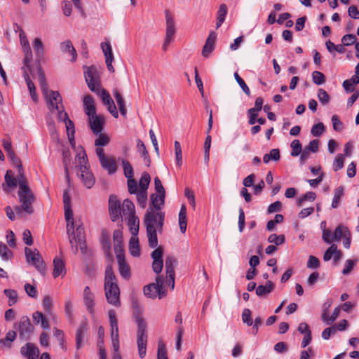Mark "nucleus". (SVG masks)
Listing matches in <instances>:
<instances>
[{
    "label": "nucleus",
    "mask_w": 359,
    "mask_h": 359,
    "mask_svg": "<svg viewBox=\"0 0 359 359\" xmlns=\"http://www.w3.org/2000/svg\"><path fill=\"white\" fill-rule=\"evenodd\" d=\"M4 178L5 184H3V189L6 192H8L10 189L16 187L18 184L19 185L18 195L21 205L15 207L16 215L22 216L24 213L27 215L32 214L34 212L32 204L35 200V197L28 186L27 179L21 178V180H17L14 177L12 170H8Z\"/></svg>",
    "instance_id": "nucleus-1"
},
{
    "label": "nucleus",
    "mask_w": 359,
    "mask_h": 359,
    "mask_svg": "<svg viewBox=\"0 0 359 359\" xmlns=\"http://www.w3.org/2000/svg\"><path fill=\"white\" fill-rule=\"evenodd\" d=\"M165 220V212L149 208L144 215V224L146 227L148 243L150 248L158 246L157 233H161Z\"/></svg>",
    "instance_id": "nucleus-2"
},
{
    "label": "nucleus",
    "mask_w": 359,
    "mask_h": 359,
    "mask_svg": "<svg viewBox=\"0 0 359 359\" xmlns=\"http://www.w3.org/2000/svg\"><path fill=\"white\" fill-rule=\"evenodd\" d=\"M104 288L107 302L116 307H119L121 306L120 290L111 265L107 266L105 269Z\"/></svg>",
    "instance_id": "nucleus-3"
},
{
    "label": "nucleus",
    "mask_w": 359,
    "mask_h": 359,
    "mask_svg": "<svg viewBox=\"0 0 359 359\" xmlns=\"http://www.w3.org/2000/svg\"><path fill=\"white\" fill-rule=\"evenodd\" d=\"M76 159L78 177L86 188L91 189L95 183V177L90 169L88 157L83 147H81V151L78 152Z\"/></svg>",
    "instance_id": "nucleus-4"
},
{
    "label": "nucleus",
    "mask_w": 359,
    "mask_h": 359,
    "mask_svg": "<svg viewBox=\"0 0 359 359\" xmlns=\"http://www.w3.org/2000/svg\"><path fill=\"white\" fill-rule=\"evenodd\" d=\"M46 98L48 109L51 112L56 111L58 118H67V113L65 111L62 97L57 91L50 90L47 94H43Z\"/></svg>",
    "instance_id": "nucleus-5"
},
{
    "label": "nucleus",
    "mask_w": 359,
    "mask_h": 359,
    "mask_svg": "<svg viewBox=\"0 0 359 359\" xmlns=\"http://www.w3.org/2000/svg\"><path fill=\"white\" fill-rule=\"evenodd\" d=\"M135 323L137 325V344L139 356L143 358L146 355L147 344V323L140 316H135Z\"/></svg>",
    "instance_id": "nucleus-6"
},
{
    "label": "nucleus",
    "mask_w": 359,
    "mask_h": 359,
    "mask_svg": "<svg viewBox=\"0 0 359 359\" xmlns=\"http://www.w3.org/2000/svg\"><path fill=\"white\" fill-rule=\"evenodd\" d=\"M84 73L89 89L95 93H100L101 86L98 69L95 66L88 67Z\"/></svg>",
    "instance_id": "nucleus-7"
},
{
    "label": "nucleus",
    "mask_w": 359,
    "mask_h": 359,
    "mask_svg": "<svg viewBox=\"0 0 359 359\" xmlns=\"http://www.w3.org/2000/svg\"><path fill=\"white\" fill-rule=\"evenodd\" d=\"M163 283L162 276H158L156 278V283L149 284L144 287V294L150 298H155L158 295L161 299L165 295Z\"/></svg>",
    "instance_id": "nucleus-8"
},
{
    "label": "nucleus",
    "mask_w": 359,
    "mask_h": 359,
    "mask_svg": "<svg viewBox=\"0 0 359 359\" xmlns=\"http://www.w3.org/2000/svg\"><path fill=\"white\" fill-rule=\"evenodd\" d=\"M25 252L27 262L34 266L40 273H44L46 270V265L39 252L36 249L32 250L25 248Z\"/></svg>",
    "instance_id": "nucleus-9"
},
{
    "label": "nucleus",
    "mask_w": 359,
    "mask_h": 359,
    "mask_svg": "<svg viewBox=\"0 0 359 359\" xmlns=\"http://www.w3.org/2000/svg\"><path fill=\"white\" fill-rule=\"evenodd\" d=\"M88 123L93 134L98 135L104 129L105 118L102 114H95L93 116L88 117Z\"/></svg>",
    "instance_id": "nucleus-10"
},
{
    "label": "nucleus",
    "mask_w": 359,
    "mask_h": 359,
    "mask_svg": "<svg viewBox=\"0 0 359 359\" xmlns=\"http://www.w3.org/2000/svg\"><path fill=\"white\" fill-rule=\"evenodd\" d=\"M109 215L113 222L121 217L122 210L120 201L114 195H111L109 198Z\"/></svg>",
    "instance_id": "nucleus-11"
},
{
    "label": "nucleus",
    "mask_w": 359,
    "mask_h": 359,
    "mask_svg": "<svg viewBox=\"0 0 359 359\" xmlns=\"http://www.w3.org/2000/svg\"><path fill=\"white\" fill-rule=\"evenodd\" d=\"M20 41L25 55L23 60L24 65L29 68V64L32 60V53L29 41L23 30H21L20 32Z\"/></svg>",
    "instance_id": "nucleus-12"
},
{
    "label": "nucleus",
    "mask_w": 359,
    "mask_h": 359,
    "mask_svg": "<svg viewBox=\"0 0 359 359\" xmlns=\"http://www.w3.org/2000/svg\"><path fill=\"white\" fill-rule=\"evenodd\" d=\"M116 259L118 264V271L120 275L125 279L130 277V269L125 260L123 251L119 249L116 251Z\"/></svg>",
    "instance_id": "nucleus-13"
},
{
    "label": "nucleus",
    "mask_w": 359,
    "mask_h": 359,
    "mask_svg": "<svg viewBox=\"0 0 359 359\" xmlns=\"http://www.w3.org/2000/svg\"><path fill=\"white\" fill-rule=\"evenodd\" d=\"M163 250L161 247L156 248L151 254L153 259L152 269L157 274L161 272L163 266Z\"/></svg>",
    "instance_id": "nucleus-14"
},
{
    "label": "nucleus",
    "mask_w": 359,
    "mask_h": 359,
    "mask_svg": "<svg viewBox=\"0 0 359 359\" xmlns=\"http://www.w3.org/2000/svg\"><path fill=\"white\" fill-rule=\"evenodd\" d=\"M71 232L69 234V242L72 247H74V243L76 241H84L86 239L84 227L82 224H79L76 222L74 224V229L70 226Z\"/></svg>",
    "instance_id": "nucleus-15"
},
{
    "label": "nucleus",
    "mask_w": 359,
    "mask_h": 359,
    "mask_svg": "<svg viewBox=\"0 0 359 359\" xmlns=\"http://www.w3.org/2000/svg\"><path fill=\"white\" fill-rule=\"evenodd\" d=\"M33 332V326L30 320L27 316L20 318L19 323V334L20 337L25 339H28L31 333Z\"/></svg>",
    "instance_id": "nucleus-16"
},
{
    "label": "nucleus",
    "mask_w": 359,
    "mask_h": 359,
    "mask_svg": "<svg viewBox=\"0 0 359 359\" xmlns=\"http://www.w3.org/2000/svg\"><path fill=\"white\" fill-rule=\"evenodd\" d=\"M101 48L105 57V62L108 70L111 72H114V68L112 65L114 60V55L112 53V48L109 42H102L101 43Z\"/></svg>",
    "instance_id": "nucleus-17"
},
{
    "label": "nucleus",
    "mask_w": 359,
    "mask_h": 359,
    "mask_svg": "<svg viewBox=\"0 0 359 359\" xmlns=\"http://www.w3.org/2000/svg\"><path fill=\"white\" fill-rule=\"evenodd\" d=\"M83 302L88 311L90 314L94 315L95 296L88 286H86L83 290Z\"/></svg>",
    "instance_id": "nucleus-18"
},
{
    "label": "nucleus",
    "mask_w": 359,
    "mask_h": 359,
    "mask_svg": "<svg viewBox=\"0 0 359 359\" xmlns=\"http://www.w3.org/2000/svg\"><path fill=\"white\" fill-rule=\"evenodd\" d=\"M20 353L27 359H37L39 355V349L32 343H27L21 347Z\"/></svg>",
    "instance_id": "nucleus-19"
},
{
    "label": "nucleus",
    "mask_w": 359,
    "mask_h": 359,
    "mask_svg": "<svg viewBox=\"0 0 359 359\" xmlns=\"http://www.w3.org/2000/svg\"><path fill=\"white\" fill-rule=\"evenodd\" d=\"M177 264L176 259L172 256H168L165 259V271L167 277L172 281V290L175 287V267Z\"/></svg>",
    "instance_id": "nucleus-20"
},
{
    "label": "nucleus",
    "mask_w": 359,
    "mask_h": 359,
    "mask_svg": "<svg viewBox=\"0 0 359 359\" xmlns=\"http://www.w3.org/2000/svg\"><path fill=\"white\" fill-rule=\"evenodd\" d=\"M217 39V34L215 32H211L209 34L205 43L202 50V55L205 57H209L210 53L215 49V41Z\"/></svg>",
    "instance_id": "nucleus-21"
},
{
    "label": "nucleus",
    "mask_w": 359,
    "mask_h": 359,
    "mask_svg": "<svg viewBox=\"0 0 359 359\" xmlns=\"http://www.w3.org/2000/svg\"><path fill=\"white\" fill-rule=\"evenodd\" d=\"M22 69L23 71V77H24V79L26 81V83L27 85V88L29 89L32 99L34 102H36L38 98H37V95L36 93V88H35L34 83L32 81V80L29 76V74H28V72L31 69V66L29 65V68H28L24 65V67H22Z\"/></svg>",
    "instance_id": "nucleus-22"
},
{
    "label": "nucleus",
    "mask_w": 359,
    "mask_h": 359,
    "mask_svg": "<svg viewBox=\"0 0 359 359\" xmlns=\"http://www.w3.org/2000/svg\"><path fill=\"white\" fill-rule=\"evenodd\" d=\"M88 330L87 322H82L78 327L76 333V347L79 349L84 343L85 335Z\"/></svg>",
    "instance_id": "nucleus-23"
},
{
    "label": "nucleus",
    "mask_w": 359,
    "mask_h": 359,
    "mask_svg": "<svg viewBox=\"0 0 359 359\" xmlns=\"http://www.w3.org/2000/svg\"><path fill=\"white\" fill-rule=\"evenodd\" d=\"M341 252L337 249L335 244H332L331 246L325 252L323 255V260L325 262L330 261L333 257L335 263L339 262L341 258Z\"/></svg>",
    "instance_id": "nucleus-24"
},
{
    "label": "nucleus",
    "mask_w": 359,
    "mask_h": 359,
    "mask_svg": "<svg viewBox=\"0 0 359 359\" xmlns=\"http://www.w3.org/2000/svg\"><path fill=\"white\" fill-rule=\"evenodd\" d=\"M72 4H74V6L82 14H83V11L80 0H64L62 2V8L65 15L69 16L71 15L72 10Z\"/></svg>",
    "instance_id": "nucleus-25"
},
{
    "label": "nucleus",
    "mask_w": 359,
    "mask_h": 359,
    "mask_svg": "<svg viewBox=\"0 0 359 359\" xmlns=\"http://www.w3.org/2000/svg\"><path fill=\"white\" fill-rule=\"evenodd\" d=\"M165 193H154L150 196L153 210L156 211H162L161 208L165 203Z\"/></svg>",
    "instance_id": "nucleus-26"
},
{
    "label": "nucleus",
    "mask_w": 359,
    "mask_h": 359,
    "mask_svg": "<svg viewBox=\"0 0 359 359\" xmlns=\"http://www.w3.org/2000/svg\"><path fill=\"white\" fill-rule=\"evenodd\" d=\"M83 102L84 112L88 117L97 114L95 102L90 95L84 96Z\"/></svg>",
    "instance_id": "nucleus-27"
},
{
    "label": "nucleus",
    "mask_w": 359,
    "mask_h": 359,
    "mask_svg": "<svg viewBox=\"0 0 359 359\" xmlns=\"http://www.w3.org/2000/svg\"><path fill=\"white\" fill-rule=\"evenodd\" d=\"M109 318V323L111 327V338L119 337L118 336V320L116 316V312L114 310H109L108 312Z\"/></svg>",
    "instance_id": "nucleus-28"
},
{
    "label": "nucleus",
    "mask_w": 359,
    "mask_h": 359,
    "mask_svg": "<svg viewBox=\"0 0 359 359\" xmlns=\"http://www.w3.org/2000/svg\"><path fill=\"white\" fill-rule=\"evenodd\" d=\"M165 20H166V37L172 38L175 34V22L171 13L166 11H165Z\"/></svg>",
    "instance_id": "nucleus-29"
},
{
    "label": "nucleus",
    "mask_w": 359,
    "mask_h": 359,
    "mask_svg": "<svg viewBox=\"0 0 359 359\" xmlns=\"http://www.w3.org/2000/svg\"><path fill=\"white\" fill-rule=\"evenodd\" d=\"M8 157L10 159L12 165L18 168V173L15 178L17 180H21V178H26L20 159L15 156L14 152L9 154L8 155Z\"/></svg>",
    "instance_id": "nucleus-30"
},
{
    "label": "nucleus",
    "mask_w": 359,
    "mask_h": 359,
    "mask_svg": "<svg viewBox=\"0 0 359 359\" xmlns=\"http://www.w3.org/2000/svg\"><path fill=\"white\" fill-rule=\"evenodd\" d=\"M53 276L55 278L60 276H64L66 273L65 265L61 258L55 257L53 260Z\"/></svg>",
    "instance_id": "nucleus-31"
},
{
    "label": "nucleus",
    "mask_w": 359,
    "mask_h": 359,
    "mask_svg": "<svg viewBox=\"0 0 359 359\" xmlns=\"http://www.w3.org/2000/svg\"><path fill=\"white\" fill-rule=\"evenodd\" d=\"M61 121H64L65 123L67 133L68 136L69 141L72 146L74 147V123L69 118L68 115L67 114V118H58Z\"/></svg>",
    "instance_id": "nucleus-32"
},
{
    "label": "nucleus",
    "mask_w": 359,
    "mask_h": 359,
    "mask_svg": "<svg viewBox=\"0 0 359 359\" xmlns=\"http://www.w3.org/2000/svg\"><path fill=\"white\" fill-rule=\"evenodd\" d=\"M60 49L62 53H69L72 55V61L74 62L77 57L76 50L70 40H66L60 44Z\"/></svg>",
    "instance_id": "nucleus-33"
},
{
    "label": "nucleus",
    "mask_w": 359,
    "mask_h": 359,
    "mask_svg": "<svg viewBox=\"0 0 359 359\" xmlns=\"http://www.w3.org/2000/svg\"><path fill=\"white\" fill-rule=\"evenodd\" d=\"M100 165L102 168L106 170L109 175L114 174L117 170L116 163L113 157H106L104 161L100 162Z\"/></svg>",
    "instance_id": "nucleus-34"
},
{
    "label": "nucleus",
    "mask_w": 359,
    "mask_h": 359,
    "mask_svg": "<svg viewBox=\"0 0 359 359\" xmlns=\"http://www.w3.org/2000/svg\"><path fill=\"white\" fill-rule=\"evenodd\" d=\"M122 214L124 217H130L135 216V205L133 203L128 200H124L121 206Z\"/></svg>",
    "instance_id": "nucleus-35"
},
{
    "label": "nucleus",
    "mask_w": 359,
    "mask_h": 359,
    "mask_svg": "<svg viewBox=\"0 0 359 359\" xmlns=\"http://www.w3.org/2000/svg\"><path fill=\"white\" fill-rule=\"evenodd\" d=\"M65 217L67 222V233L69 234L71 232L70 226L74 229V224L76 222L74 221L73 218V211L72 210V206H65Z\"/></svg>",
    "instance_id": "nucleus-36"
},
{
    "label": "nucleus",
    "mask_w": 359,
    "mask_h": 359,
    "mask_svg": "<svg viewBox=\"0 0 359 359\" xmlns=\"http://www.w3.org/2000/svg\"><path fill=\"white\" fill-rule=\"evenodd\" d=\"M129 251L133 257H139L140 255V249L137 236H132L130 238L129 243Z\"/></svg>",
    "instance_id": "nucleus-37"
},
{
    "label": "nucleus",
    "mask_w": 359,
    "mask_h": 359,
    "mask_svg": "<svg viewBox=\"0 0 359 359\" xmlns=\"http://www.w3.org/2000/svg\"><path fill=\"white\" fill-rule=\"evenodd\" d=\"M179 226L182 233H185L187 230V208L184 205H182L179 213Z\"/></svg>",
    "instance_id": "nucleus-38"
},
{
    "label": "nucleus",
    "mask_w": 359,
    "mask_h": 359,
    "mask_svg": "<svg viewBox=\"0 0 359 359\" xmlns=\"http://www.w3.org/2000/svg\"><path fill=\"white\" fill-rule=\"evenodd\" d=\"M274 287V285L271 280H268L265 285H259L256 288V294L259 297H263L270 293Z\"/></svg>",
    "instance_id": "nucleus-39"
},
{
    "label": "nucleus",
    "mask_w": 359,
    "mask_h": 359,
    "mask_svg": "<svg viewBox=\"0 0 359 359\" xmlns=\"http://www.w3.org/2000/svg\"><path fill=\"white\" fill-rule=\"evenodd\" d=\"M128 224L130 227V231L132 233V236H137L139 232V219L135 216L128 217Z\"/></svg>",
    "instance_id": "nucleus-40"
},
{
    "label": "nucleus",
    "mask_w": 359,
    "mask_h": 359,
    "mask_svg": "<svg viewBox=\"0 0 359 359\" xmlns=\"http://www.w3.org/2000/svg\"><path fill=\"white\" fill-rule=\"evenodd\" d=\"M114 96L117 102V104L118 106V108H119L121 115L123 116H126V113H127V109L125 106L124 99L123 98L122 95H121V93L118 92V90H115L114 91Z\"/></svg>",
    "instance_id": "nucleus-41"
},
{
    "label": "nucleus",
    "mask_w": 359,
    "mask_h": 359,
    "mask_svg": "<svg viewBox=\"0 0 359 359\" xmlns=\"http://www.w3.org/2000/svg\"><path fill=\"white\" fill-rule=\"evenodd\" d=\"M227 13V7L225 4H221L218 12H217V18L216 22V28L218 29L222 24L224 22L226 15Z\"/></svg>",
    "instance_id": "nucleus-42"
},
{
    "label": "nucleus",
    "mask_w": 359,
    "mask_h": 359,
    "mask_svg": "<svg viewBox=\"0 0 359 359\" xmlns=\"http://www.w3.org/2000/svg\"><path fill=\"white\" fill-rule=\"evenodd\" d=\"M137 148L139 151L141 153L142 157L144 158V163L147 166H149L151 163V160L148 154V151L146 149V147L144 144V142L138 140H137Z\"/></svg>",
    "instance_id": "nucleus-43"
},
{
    "label": "nucleus",
    "mask_w": 359,
    "mask_h": 359,
    "mask_svg": "<svg viewBox=\"0 0 359 359\" xmlns=\"http://www.w3.org/2000/svg\"><path fill=\"white\" fill-rule=\"evenodd\" d=\"M350 231L346 226L339 225L336 227L333 233V241H339L345 234L348 233Z\"/></svg>",
    "instance_id": "nucleus-44"
},
{
    "label": "nucleus",
    "mask_w": 359,
    "mask_h": 359,
    "mask_svg": "<svg viewBox=\"0 0 359 359\" xmlns=\"http://www.w3.org/2000/svg\"><path fill=\"white\" fill-rule=\"evenodd\" d=\"M39 81L42 94H47L50 90H48V84L45 78L44 73L41 68L38 70Z\"/></svg>",
    "instance_id": "nucleus-45"
},
{
    "label": "nucleus",
    "mask_w": 359,
    "mask_h": 359,
    "mask_svg": "<svg viewBox=\"0 0 359 359\" xmlns=\"http://www.w3.org/2000/svg\"><path fill=\"white\" fill-rule=\"evenodd\" d=\"M33 48L35 51L36 56L41 58L43 55L44 49L43 44L39 38H36L33 42Z\"/></svg>",
    "instance_id": "nucleus-46"
},
{
    "label": "nucleus",
    "mask_w": 359,
    "mask_h": 359,
    "mask_svg": "<svg viewBox=\"0 0 359 359\" xmlns=\"http://www.w3.org/2000/svg\"><path fill=\"white\" fill-rule=\"evenodd\" d=\"M344 195V188L342 187H339L334 191V197L332 199V207L333 208H337L339 205L341 198Z\"/></svg>",
    "instance_id": "nucleus-47"
},
{
    "label": "nucleus",
    "mask_w": 359,
    "mask_h": 359,
    "mask_svg": "<svg viewBox=\"0 0 359 359\" xmlns=\"http://www.w3.org/2000/svg\"><path fill=\"white\" fill-rule=\"evenodd\" d=\"M121 163L123 165V172L125 177L128 180L133 178V168L129 161L125 159H122Z\"/></svg>",
    "instance_id": "nucleus-48"
},
{
    "label": "nucleus",
    "mask_w": 359,
    "mask_h": 359,
    "mask_svg": "<svg viewBox=\"0 0 359 359\" xmlns=\"http://www.w3.org/2000/svg\"><path fill=\"white\" fill-rule=\"evenodd\" d=\"M5 295L8 298V306H12L18 301V293L15 290L11 289H5L4 291Z\"/></svg>",
    "instance_id": "nucleus-49"
},
{
    "label": "nucleus",
    "mask_w": 359,
    "mask_h": 359,
    "mask_svg": "<svg viewBox=\"0 0 359 359\" xmlns=\"http://www.w3.org/2000/svg\"><path fill=\"white\" fill-rule=\"evenodd\" d=\"M150 181L151 177L149 174L146 172H143L139 182L140 190L147 191Z\"/></svg>",
    "instance_id": "nucleus-50"
},
{
    "label": "nucleus",
    "mask_w": 359,
    "mask_h": 359,
    "mask_svg": "<svg viewBox=\"0 0 359 359\" xmlns=\"http://www.w3.org/2000/svg\"><path fill=\"white\" fill-rule=\"evenodd\" d=\"M98 137L95 141V144L97 147H104L109 143L110 139L109 136L105 133H100L97 135Z\"/></svg>",
    "instance_id": "nucleus-51"
},
{
    "label": "nucleus",
    "mask_w": 359,
    "mask_h": 359,
    "mask_svg": "<svg viewBox=\"0 0 359 359\" xmlns=\"http://www.w3.org/2000/svg\"><path fill=\"white\" fill-rule=\"evenodd\" d=\"M325 130V126L323 123L314 124L311 130V133L313 137H320Z\"/></svg>",
    "instance_id": "nucleus-52"
},
{
    "label": "nucleus",
    "mask_w": 359,
    "mask_h": 359,
    "mask_svg": "<svg viewBox=\"0 0 359 359\" xmlns=\"http://www.w3.org/2000/svg\"><path fill=\"white\" fill-rule=\"evenodd\" d=\"M290 147L292 148L291 156H299L302 151V144L298 140H294L291 142Z\"/></svg>",
    "instance_id": "nucleus-53"
},
{
    "label": "nucleus",
    "mask_w": 359,
    "mask_h": 359,
    "mask_svg": "<svg viewBox=\"0 0 359 359\" xmlns=\"http://www.w3.org/2000/svg\"><path fill=\"white\" fill-rule=\"evenodd\" d=\"M136 194L138 204L141 208H144L147 201V191L140 190Z\"/></svg>",
    "instance_id": "nucleus-54"
},
{
    "label": "nucleus",
    "mask_w": 359,
    "mask_h": 359,
    "mask_svg": "<svg viewBox=\"0 0 359 359\" xmlns=\"http://www.w3.org/2000/svg\"><path fill=\"white\" fill-rule=\"evenodd\" d=\"M42 306L44 309V311L48 313V314H50L52 312V308H53V299L49 295H46L43 298L42 301Z\"/></svg>",
    "instance_id": "nucleus-55"
},
{
    "label": "nucleus",
    "mask_w": 359,
    "mask_h": 359,
    "mask_svg": "<svg viewBox=\"0 0 359 359\" xmlns=\"http://www.w3.org/2000/svg\"><path fill=\"white\" fill-rule=\"evenodd\" d=\"M234 78L236 81H237L239 86L241 88V89L243 90V92L246 94V95L250 96V90L244 80L239 76V74L237 72H235Z\"/></svg>",
    "instance_id": "nucleus-56"
},
{
    "label": "nucleus",
    "mask_w": 359,
    "mask_h": 359,
    "mask_svg": "<svg viewBox=\"0 0 359 359\" xmlns=\"http://www.w3.org/2000/svg\"><path fill=\"white\" fill-rule=\"evenodd\" d=\"M175 151L177 165L181 167L182 165V151L181 145L178 141L175 142Z\"/></svg>",
    "instance_id": "nucleus-57"
},
{
    "label": "nucleus",
    "mask_w": 359,
    "mask_h": 359,
    "mask_svg": "<svg viewBox=\"0 0 359 359\" xmlns=\"http://www.w3.org/2000/svg\"><path fill=\"white\" fill-rule=\"evenodd\" d=\"M0 256L4 260H8L12 257L11 251L1 242H0Z\"/></svg>",
    "instance_id": "nucleus-58"
},
{
    "label": "nucleus",
    "mask_w": 359,
    "mask_h": 359,
    "mask_svg": "<svg viewBox=\"0 0 359 359\" xmlns=\"http://www.w3.org/2000/svg\"><path fill=\"white\" fill-rule=\"evenodd\" d=\"M268 241L271 243H274L276 245L283 244L285 242V236L276 235L275 233L271 234L268 238Z\"/></svg>",
    "instance_id": "nucleus-59"
},
{
    "label": "nucleus",
    "mask_w": 359,
    "mask_h": 359,
    "mask_svg": "<svg viewBox=\"0 0 359 359\" xmlns=\"http://www.w3.org/2000/svg\"><path fill=\"white\" fill-rule=\"evenodd\" d=\"M312 79H313V81L316 85H322L325 82V77L324 74L322 72H318V71H314L312 73Z\"/></svg>",
    "instance_id": "nucleus-60"
},
{
    "label": "nucleus",
    "mask_w": 359,
    "mask_h": 359,
    "mask_svg": "<svg viewBox=\"0 0 359 359\" xmlns=\"http://www.w3.org/2000/svg\"><path fill=\"white\" fill-rule=\"evenodd\" d=\"M344 155L339 154L336 156L333 163V169L334 171H337L344 167Z\"/></svg>",
    "instance_id": "nucleus-61"
},
{
    "label": "nucleus",
    "mask_w": 359,
    "mask_h": 359,
    "mask_svg": "<svg viewBox=\"0 0 359 359\" xmlns=\"http://www.w3.org/2000/svg\"><path fill=\"white\" fill-rule=\"evenodd\" d=\"M16 337V332L14 331H9L6 334V336L4 339H0V343H2L4 345L7 346H11L10 343L13 341Z\"/></svg>",
    "instance_id": "nucleus-62"
},
{
    "label": "nucleus",
    "mask_w": 359,
    "mask_h": 359,
    "mask_svg": "<svg viewBox=\"0 0 359 359\" xmlns=\"http://www.w3.org/2000/svg\"><path fill=\"white\" fill-rule=\"evenodd\" d=\"M357 38L355 35L352 34H348L344 35L341 39V42L343 43L344 46H349L353 44H355L356 42Z\"/></svg>",
    "instance_id": "nucleus-63"
},
{
    "label": "nucleus",
    "mask_w": 359,
    "mask_h": 359,
    "mask_svg": "<svg viewBox=\"0 0 359 359\" xmlns=\"http://www.w3.org/2000/svg\"><path fill=\"white\" fill-rule=\"evenodd\" d=\"M318 97L322 104L325 105L330 101V96L327 93L323 88L318 90Z\"/></svg>",
    "instance_id": "nucleus-64"
}]
</instances>
